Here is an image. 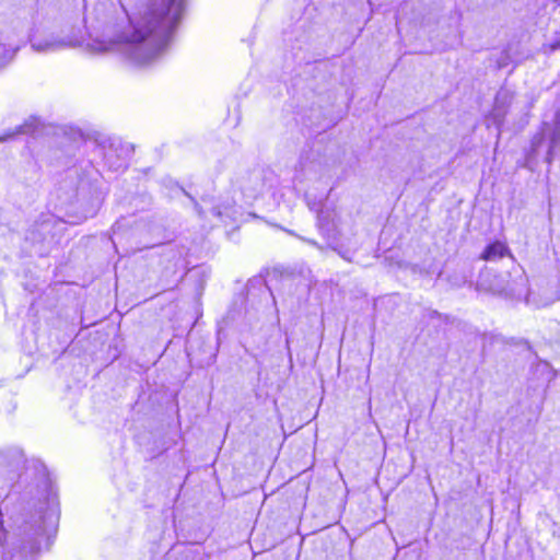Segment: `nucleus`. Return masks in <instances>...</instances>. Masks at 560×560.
I'll use <instances>...</instances> for the list:
<instances>
[{
  "instance_id": "nucleus-1",
  "label": "nucleus",
  "mask_w": 560,
  "mask_h": 560,
  "mask_svg": "<svg viewBox=\"0 0 560 560\" xmlns=\"http://www.w3.org/2000/svg\"><path fill=\"white\" fill-rule=\"evenodd\" d=\"M184 11V0H151L119 35L122 51L136 63L156 59L171 42Z\"/></svg>"
},
{
  "instance_id": "nucleus-2",
  "label": "nucleus",
  "mask_w": 560,
  "mask_h": 560,
  "mask_svg": "<svg viewBox=\"0 0 560 560\" xmlns=\"http://www.w3.org/2000/svg\"><path fill=\"white\" fill-rule=\"evenodd\" d=\"M489 277L490 271L481 272L478 284L495 294L518 299L526 292L527 280L520 267H513L505 275H494L493 279Z\"/></svg>"
},
{
  "instance_id": "nucleus-3",
  "label": "nucleus",
  "mask_w": 560,
  "mask_h": 560,
  "mask_svg": "<svg viewBox=\"0 0 560 560\" xmlns=\"http://www.w3.org/2000/svg\"><path fill=\"white\" fill-rule=\"evenodd\" d=\"M72 46V40L68 37L57 34L45 36H34L31 39V47L36 52L49 54L56 52Z\"/></svg>"
},
{
  "instance_id": "nucleus-4",
  "label": "nucleus",
  "mask_w": 560,
  "mask_h": 560,
  "mask_svg": "<svg viewBox=\"0 0 560 560\" xmlns=\"http://www.w3.org/2000/svg\"><path fill=\"white\" fill-rule=\"evenodd\" d=\"M129 149L120 142H112L104 152L105 164L113 171L125 170L128 164Z\"/></svg>"
},
{
  "instance_id": "nucleus-5",
  "label": "nucleus",
  "mask_w": 560,
  "mask_h": 560,
  "mask_svg": "<svg viewBox=\"0 0 560 560\" xmlns=\"http://www.w3.org/2000/svg\"><path fill=\"white\" fill-rule=\"evenodd\" d=\"M317 225L320 233L328 240H335L338 231V220L335 210L323 208L317 215Z\"/></svg>"
},
{
  "instance_id": "nucleus-6",
  "label": "nucleus",
  "mask_w": 560,
  "mask_h": 560,
  "mask_svg": "<svg viewBox=\"0 0 560 560\" xmlns=\"http://www.w3.org/2000/svg\"><path fill=\"white\" fill-rule=\"evenodd\" d=\"M505 256H510L513 259L512 254L510 253L506 244L500 241H495L483 249L480 258L487 261H497Z\"/></svg>"
},
{
  "instance_id": "nucleus-7",
  "label": "nucleus",
  "mask_w": 560,
  "mask_h": 560,
  "mask_svg": "<svg viewBox=\"0 0 560 560\" xmlns=\"http://www.w3.org/2000/svg\"><path fill=\"white\" fill-rule=\"evenodd\" d=\"M544 128L549 130V148L545 161L551 164L555 155L560 150V126L544 122Z\"/></svg>"
},
{
  "instance_id": "nucleus-8",
  "label": "nucleus",
  "mask_w": 560,
  "mask_h": 560,
  "mask_svg": "<svg viewBox=\"0 0 560 560\" xmlns=\"http://www.w3.org/2000/svg\"><path fill=\"white\" fill-rule=\"evenodd\" d=\"M512 95L509 91H500L495 96L494 107L492 110V116L494 122L500 126L505 116V107L511 103Z\"/></svg>"
},
{
  "instance_id": "nucleus-9",
  "label": "nucleus",
  "mask_w": 560,
  "mask_h": 560,
  "mask_svg": "<svg viewBox=\"0 0 560 560\" xmlns=\"http://www.w3.org/2000/svg\"><path fill=\"white\" fill-rule=\"evenodd\" d=\"M265 183L262 171L255 170L248 175L247 182L243 184V189L250 191V194L254 196L261 191Z\"/></svg>"
},
{
  "instance_id": "nucleus-10",
  "label": "nucleus",
  "mask_w": 560,
  "mask_h": 560,
  "mask_svg": "<svg viewBox=\"0 0 560 560\" xmlns=\"http://www.w3.org/2000/svg\"><path fill=\"white\" fill-rule=\"evenodd\" d=\"M544 47L548 48L549 51H556L557 49H560V22L558 23L557 20L553 21L552 35L544 45Z\"/></svg>"
},
{
  "instance_id": "nucleus-11",
  "label": "nucleus",
  "mask_w": 560,
  "mask_h": 560,
  "mask_svg": "<svg viewBox=\"0 0 560 560\" xmlns=\"http://www.w3.org/2000/svg\"><path fill=\"white\" fill-rule=\"evenodd\" d=\"M14 54L15 49L0 42V67L4 66L9 60H11Z\"/></svg>"
},
{
  "instance_id": "nucleus-12",
  "label": "nucleus",
  "mask_w": 560,
  "mask_h": 560,
  "mask_svg": "<svg viewBox=\"0 0 560 560\" xmlns=\"http://www.w3.org/2000/svg\"><path fill=\"white\" fill-rule=\"evenodd\" d=\"M33 131H34L33 124H28V122H26V124H24V125L19 126V127H18V129H16L14 132L3 136V137L0 139V141H3V140L9 139V138H11L13 135H15V133H30V132H33Z\"/></svg>"
},
{
  "instance_id": "nucleus-13",
  "label": "nucleus",
  "mask_w": 560,
  "mask_h": 560,
  "mask_svg": "<svg viewBox=\"0 0 560 560\" xmlns=\"http://www.w3.org/2000/svg\"><path fill=\"white\" fill-rule=\"evenodd\" d=\"M544 141V133H537L532 140V154L536 155L538 148Z\"/></svg>"
},
{
  "instance_id": "nucleus-14",
  "label": "nucleus",
  "mask_w": 560,
  "mask_h": 560,
  "mask_svg": "<svg viewBox=\"0 0 560 560\" xmlns=\"http://www.w3.org/2000/svg\"><path fill=\"white\" fill-rule=\"evenodd\" d=\"M553 125L560 126V107L556 110L552 122Z\"/></svg>"
},
{
  "instance_id": "nucleus-15",
  "label": "nucleus",
  "mask_w": 560,
  "mask_h": 560,
  "mask_svg": "<svg viewBox=\"0 0 560 560\" xmlns=\"http://www.w3.org/2000/svg\"><path fill=\"white\" fill-rule=\"evenodd\" d=\"M191 200L194 201L195 209H196V211L198 212L199 217H201V218H202V217H203V211H202V209L200 208V206L198 205V202H197L194 198H191Z\"/></svg>"
},
{
  "instance_id": "nucleus-16",
  "label": "nucleus",
  "mask_w": 560,
  "mask_h": 560,
  "mask_svg": "<svg viewBox=\"0 0 560 560\" xmlns=\"http://www.w3.org/2000/svg\"><path fill=\"white\" fill-rule=\"evenodd\" d=\"M212 214L220 218L222 217V211L220 210L219 207H213L212 210H211Z\"/></svg>"
},
{
  "instance_id": "nucleus-17",
  "label": "nucleus",
  "mask_w": 560,
  "mask_h": 560,
  "mask_svg": "<svg viewBox=\"0 0 560 560\" xmlns=\"http://www.w3.org/2000/svg\"><path fill=\"white\" fill-rule=\"evenodd\" d=\"M307 243H310V244H312V245H314V246H317V247H319V246H318V244H317V243H316L315 241H312V240H307Z\"/></svg>"
},
{
  "instance_id": "nucleus-18",
  "label": "nucleus",
  "mask_w": 560,
  "mask_h": 560,
  "mask_svg": "<svg viewBox=\"0 0 560 560\" xmlns=\"http://www.w3.org/2000/svg\"><path fill=\"white\" fill-rule=\"evenodd\" d=\"M185 196H188V198H192L191 195H188V192H185Z\"/></svg>"
},
{
  "instance_id": "nucleus-19",
  "label": "nucleus",
  "mask_w": 560,
  "mask_h": 560,
  "mask_svg": "<svg viewBox=\"0 0 560 560\" xmlns=\"http://www.w3.org/2000/svg\"><path fill=\"white\" fill-rule=\"evenodd\" d=\"M185 196H188V198H192L191 195H188V192H185Z\"/></svg>"
},
{
  "instance_id": "nucleus-20",
  "label": "nucleus",
  "mask_w": 560,
  "mask_h": 560,
  "mask_svg": "<svg viewBox=\"0 0 560 560\" xmlns=\"http://www.w3.org/2000/svg\"><path fill=\"white\" fill-rule=\"evenodd\" d=\"M560 5V0H555Z\"/></svg>"
}]
</instances>
